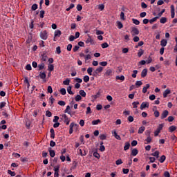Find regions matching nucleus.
I'll return each mask as SVG.
<instances>
[{"instance_id": "1", "label": "nucleus", "mask_w": 177, "mask_h": 177, "mask_svg": "<svg viewBox=\"0 0 177 177\" xmlns=\"http://www.w3.org/2000/svg\"><path fill=\"white\" fill-rule=\"evenodd\" d=\"M102 71H103V67L99 66L98 68H96V70H95L93 72V76L97 77V75H99V74H100V73H102Z\"/></svg>"}, {"instance_id": "2", "label": "nucleus", "mask_w": 177, "mask_h": 177, "mask_svg": "<svg viewBox=\"0 0 177 177\" xmlns=\"http://www.w3.org/2000/svg\"><path fill=\"white\" fill-rule=\"evenodd\" d=\"M164 127L162 124H159L158 127L157 128L156 131L154 132V136H158V134L161 132V130Z\"/></svg>"}, {"instance_id": "3", "label": "nucleus", "mask_w": 177, "mask_h": 177, "mask_svg": "<svg viewBox=\"0 0 177 177\" xmlns=\"http://www.w3.org/2000/svg\"><path fill=\"white\" fill-rule=\"evenodd\" d=\"M40 38L44 40L48 39V32H46V30H44L43 32H40Z\"/></svg>"}, {"instance_id": "4", "label": "nucleus", "mask_w": 177, "mask_h": 177, "mask_svg": "<svg viewBox=\"0 0 177 177\" xmlns=\"http://www.w3.org/2000/svg\"><path fill=\"white\" fill-rule=\"evenodd\" d=\"M86 44H90V45H95V41L93 40V39H92V37H91V36H88V37L86 40Z\"/></svg>"}, {"instance_id": "5", "label": "nucleus", "mask_w": 177, "mask_h": 177, "mask_svg": "<svg viewBox=\"0 0 177 177\" xmlns=\"http://www.w3.org/2000/svg\"><path fill=\"white\" fill-rule=\"evenodd\" d=\"M168 114H169V112L167 110L163 111V112L161 114V120H164V118H167L168 117Z\"/></svg>"}, {"instance_id": "6", "label": "nucleus", "mask_w": 177, "mask_h": 177, "mask_svg": "<svg viewBox=\"0 0 177 177\" xmlns=\"http://www.w3.org/2000/svg\"><path fill=\"white\" fill-rule=\"evenodd\" d=\"M170 9H171V19H174V17H175V6H174V5H171L170 6Z\"/></svg>"}, {"instance_id": "7", "label": "nucleus", "mask_w": 177, "mask_h": 177, "mask_svg": "<svg viewBox=\"0 0 177 177\" xmlns=\"http://www.w3.org/2000/svg\"><path fill=\"white\" fill-rule=\"evenodd\" d=\"M131 34H132L133 37L134 35H139V30H138V28H133L132 30H131Z\"/></svg>"}, {"instance_id": "8", "label": "nucleus", "mask_w": 177, "mask_h": 177, "mask_svg": "<svg viewBox=\"0 0 177 177\" xmlns=\"http://www.w3.org/2000/svg\"><path fill=\"white\" fill-rule=\"evenodd\" d=\"M112 134L114 136V138H115V139H117L118 140H121V137L118 134H117V131L113 130L112 131Z\"/></svg>"}, {"instance_id": "9", "label": "nucleus", "mask_w": 177, "mask_h": 177, "mask_svg": "<svg viewBox=\"0 0 177 177\" xmlns=\"http://www.w3.org/2000/svg\"><path fill=\"white\" fill-rule=\"evenodd\" d=\"M149 102H142L140 106V109L143 110V109H146V107L149 108Z\"/></svg>"}, {"instance_id": "10", "label": "nucleus", "mask_w": 177, "mask_h": 177, "mask_svg": "<svg viewBox=\"0 0 177 177\" xmlns=\"http://www.w3.org/2000/svg\"><path fill=\"white\" fill-rule=\"evenodd\" d=\"M169 93H171V90H169V88H167L163 93V97H167Z\"/></svg>"}, {"instance_id": "11", "label": "nucleus", "mask_w": 177, "mask_h": 177, "mask_svg": "<svg viewBox=\"0 0 177 177\" xmlns=\"http://www.w3.org/2000/svg\"><path fill=\"white\" fill-rule=\"evenodd\" d=\"M113 74V70L108 69L106 70V73H104L105 77H109Z\"/></svg>"}, {"instance_id": "12", "label": "nucleus", "mask_w": 177, "mask_h": 177, "mask_svg": "<svg viewBox=\"0 0 177 177\" xmlns=\"http://www.w3.org/2000/svg\"><path fill=\"white\" fill-rule=\"evenodd\" d=\"M138 153H139V151H138L137 149H133L131 151V156H133V157H136V156H138Z\"/></svg>"}, {"instance_id": "13", "label": "nucleus", "mask_w": 177, "mask_h": 177, "mask_svg": "<svg viewBox=\"0 0 177 177\" xmlns=\"http://www.w3.org/2000/svg\"><path fill=\"white\" fill-rule=\"evenodd\" d=\"M149 88H150V84H147L146 86H144L142 88V93H146V92H147V89H149Z\"/></svg>"}, {"instance_id": "14", "label": "nucleus", "mask_w": 177, "mask_h": 177, "mask_svg": "<svg viewBox=\"0 0 177 177\" xmlns=\"http://www.w3.org/2000/svg\"><path fill=\"white\" fill-rule=\"evenodd\" d=\"M146 75H147V69L145 68L142 70V71L141 73V77L142 78H145V77H146Z\"/></svg>"}, {"instance_id": "15", "label": "nucleus", "mask_w": 177, "mask_h": 177, "mask_svg": "<svg viewBox=\"0 0 177 177\" xmlns=\"http://www.w3.org/2000/svg\"><path fill=\"white\" fill-rule=\"evenodd\" d=\"M39 75L41 80H45L46 78V73H45V72H40Z\"/></svg>"}, {"instance_id": "16", "label": "nucleus", "mask_w": 177, "mask_h": 177, "mask_svg": "<svg viewBox=\"0 0 177 177\" xmlns=\"http://www.w3.org/2000/svg\"><path fill=\"white\" fill-rule=\"evenodd\" d=\"M74 122L71 123L70 124V129H69V133L70 135H71V133H73V132H74Z\"/></svg>"}, {"instance_id": "17", "label": "nucleus", "mask_w": 177, "mask_h": 177, "mask_svg": "<svg viewBox=\"0 0 177 177\" xmlns=\"http://www.w3.org/2000/svg\"><path fill=\"white\" fill-rule=\"evenodd\" d=\"M167 39H162L160 41V45L163 48L167 46Z\"/></svg>"}, {"instance_id": "18", "label": "nucleus", "mask_w": 177, "mask_h": 177, "mask_svg": "<svg viewBox=\"0 0 177 177\" xmlns=\"http://www.w3.org/2000/svg\"><path fill=\"white\" fill-rule=\"evenodd\" d=\"M87 73H88V75H93V73H93V68H92V67L88 68Z\"/></svg>"}, {"instance_id": "19", "label": "nucleus", "mask_w": 177, "mask_h": 177, "mask_svg": "<svg viewBox=\"0 0 177 177\" xmlns=\"http://www.w3.org/2000/svg\"><path fill=\"white\" fill-rule=\"evenodd\" d=\"M100 122H102V120H100V119H97L95 120H93L91 124L92 125H97V124H100Z\"/></svg>"}, {"instance_id": "20", "label": "nucleus", "mask_w": 177, "mask_h": 177, "mask_svg": "<svg viewBox=\"0 0 177 177\" xmlns=\"http://www.w3.org/2000/svg\"><path fill=\"white\" fill-rule=\"evenodd\" d=\"M62 35V31L57 30L55 31V38H56V37H60Z\"/></svg>"}, {"instance_id": "21", "label": "nucleus", "mask_w": 177, "mask_h": 177, "mask_svg": "<svg viewBox=\"0 0 177 177\" xmlns=\"http://www.w3.org/2000/svg\"><path fill=\"white\" fill-rule=\"evenodd\" d=\"M129 147H131V144L129 142H126L124 147V150H129Z\"/></svg>"}, {"instance_id": "22", "label": "nucleus", "mask_w": 177, "mask_h": 177, "mask_svg": "<svg viewBox=\"0 0 177 177\" xmlns=\"http://www.w3.org/2000/svg\"><path fill=\"white\" fill-rule=\"evenodd\" d=\"M38 68H39V70H44V68H45V64H44L43 62H41L38 65Z\"/></svg>"}, {"instance_id": "23", "label": "nucleus", "mask_w": 177, "mask_h": 177, "mask_svg": "<svg viewBox=\"0 0 177 177\" xmlns=\"http://www.w3.org/2000/svg\"><path fill=\"white\" fill-rule=\"evenodd\" d=\"M79 93L80 96H82V97H85V96H86V93H85V91L84 90H80Z\"/></svg>"}, {"instance_id": "24", "label": "nucleus", "mask_w": 177, "mask_h": 177, "mask_svg": "<svg viewBox=\"0 0 177 177\" xmlns=\"http://www.w3.org/2000/svg\"><path fill=\"white\" fill-rule=\"evenodd\" d=\"M153 157H156V158H158L160 156V152L158 151H156L154 153L151 154Z\"/></svg>"}, {"instance_id": "25", "label": "nucleus", "mask_w": 177, "mask_h": 177, "mask_svg": "<svg viewBox=\"0 0 177 177\" xmlns=\"http://www.w3.org/2000/svg\"><path fill=\"white\" fill-rule=\"evenodd\" d=\"M117 26H118V28H119L120 30H121V28L124 27V26L122 25V23H121V21H117Z\"/></svg>"}, {"instance_id": "26", "label": "nucleus", "mask_w": 177, "mask_h": 177, "mask_svg": "<svg viewBox=\"0 0 177 177\" xmlns=\"http://www.w3.org/2000/svg\"><path fill=\"white\" fill-rule=\"evenodd\" d=\"M158 19V17H155L153 19L149 20L150 24H153L154 21H157V19Z\"/></svg>"}, {"instance_id": "27", "label": "nucleus", "mask_w": 177, "mask_h": 177, "mask_svg": "<svg viewBox=\"0 0 177 177\" xmlns=\"http://www.w3.org/2000/svg\"><path fill=\"white\" fill-rule=\"evenodd\" d=\"M71 88L72 86H69L68 88H67V92L68 93H69V95H74V93L71 91Z\"/></svg>"}, {"instance_id": "28", "label": "nucleus", "mask_w": 177, "mask_h": 177, "mask_svg": "<svg viewBox=\"0 0 177 177\" xmlns=\"http://www.w3.org/2000/svg\"><path fill=\"white\" fill-rule=\"evenodd\" d=\"M143 53H145V50H142V49H140L138 50V57H141L142 55H143Z\"/></svg>"}, {"instance_id": "29", "label": "nucleus", "mask_w": 177, "mask_h": 177, "mask_svg": "<svg viewBox=\"0 0 177 177\" xmlns=\"http://www.w3.org/2000/svg\"><path fill=\"white\" fill-rule=\"evenodd\" d=\"M100 151H104V150H106V148H105L104 146L103 145V142H100Z\"/></svg>"}, {"instance_id": "30", "label": "nucleus", "mask_w": 177, "mask_h": 177, "mask_svg": "<svg viewBox=\"0 0 177 177\" xmlns=\"http://www.w3.org/2000/svg\"><path fill=\"white\" fill-rule=\"evenodd\" d=\"M132 21L133 24H136V26H139V24H140V21L138 19H132Z\"/></svg>"}, {"instance_id": "31", "label": "nucleus", "mask_w": 177, "mask_h": 177, "mask_svg": "<svg viewBox=\"0 0 177 177\" xmlns=\"http://www.w3.org/2000/svg\"><path fill=\"white\" fill-rule=\"evenodd\" d=\"M169 132H174V131H176V127H175V126H171V127L169 128Z\"/></svg>"}, {"instance_id": "32", "label": "nucleus", "mask_w": 177, "mask_h": 177, "mask_svg": "<svg viewBox=\"0 0 177 177\" xmlns=\"http://www.w3.org/2000/svg\"><path fill=\"white\" fill-rule=\"evenodd\" d=\"M166 21H167V17H162L160 19V23H161L162 24H165Z\"/></svg>"}, {"instance_id": "33", "label": "nucleus", "mask_w": 177, "mask_h": 177, "mask_svg": "<svg viewBox=\"0 0 177 177\" xmlns=\"http://www.w3.org/2000/svg\"><path fill=\"white\" fill-rule=\"evenodd\" d=\"M82 99V97H81L80 95H77L75 97V100L76 102H80V100H81Z\"/></svg>"}, {"instance_id": "34", "label": "nucleus", "mask_w": 177, "mask_h": 177, "mask_svg": "<svg viewBox=\"0 0 177 177\" xmlns=\"http://www.w3.org/2000/svg\"><path fill=\"white\" fill-rule=\"evenodd\" d=\"M75 5H74V3H71V4L70 5V6H69L68 8H66V11H67V12H70V10H71V9H73V8H75Z\"/></svg>"}, {"instance_id": "35", "label": "nucleus", "mask_w": 177, "mask_h": 177, "mask_svg": "<svg viewBox=\"0 0 177 177\" xmlns=\"http://www.w3.org/2000/svg\"><path fill=\"white\" fill-rule=\"evenodd\" d=\"M116 80H120V81H124L125 80V77L124 75L116 76Z\"/></svg>"}, {"instance_id": "36", "label": "nucleus", "mask_w": 177, "mask_h": 177, "mask_svg": "<svg viewBox=\"0 0 177 177\" xmlns=\"http://www.w3.org/2000/svg\"><path fill=\"white\" fill-rule=\"evenodd\" d=\"M8 174L11 176H16V173L15 171H12V170H8Z\"/></svg>"}, {"instance_id": "37", "label": "nucleus", "mask_w": 177, "mask_h": 177, "mask_svg": "<svg viewBox=\"0 0 177 177\" xmlns=\"http://www.w3.org/2000/svg\"><path fill=\"white\" fill-rule=\"evenodd\" d=\"M64 113H68V114L71 115V112L70 111V106L69 105H68L66 106V109H65Z\"/></svg>"}, {"instance_id": "38", "label": "nucleus", "mask_w": 177, "mask_h": 177, "mask_svg": "<svg viewBox=\"0 0 177 177\" xmlns=\"http://www.w3.org/2000/svg\"><path fill=\"white\" fill-rule=\"evenodd\" d=\"M55 53H57V55H60V53H62V50L60 49V46H57L56 48Z\"/></svg>"}, {"instance_id": "39", "label": "nucleus", "mask_w": 177, "mask_h": 177, "mask_svg": "<svg viewBox=\"0 0 177 177\" xmlns=\"http://www.w3.org/2000/svg\"><path fill=\"white\" fill-rule=\"evenodd\" d=\"M145 127H140L138 129V133H142L143 132H145Z\"/></svg>"}, {"instance_id": "40", "label": "nucleus", "mask_w": 177, "mask_h": 177, "mask_svg": "<svg viewBox=\"0 0 177 177\" xmlns=\"http://www.w3.org/2000/svg\"><path fill=\"white\" fill-rule=\"evenodd\" d=\"M60 93L61 95H66V93H67V92L66 91V88H61Z\"/></svg>"}, {"instance_id": "41", "label": "nucleus", "mask_w": 177, "mask_h": 177, "mask_svg": "<svg viewBox=\"0 0 177 177\" xmlns=\"http://www.w3.org/2000/svg\"><path fill=\"white\" fill-rule=\"evenodd\" d=\"M165 158H166L165 156L162 155L159 159L160 162L161 163L164 162V161H165Z\"/></svg>"}, {"instance_id": "42", "label": "nucleus", "mask_w": 177, "mask_h": 177, "mask_svg": "<svg viewBox=\"0 0 177 177\" xmlns=\"http://www.w3.org/2000/svg\"><path fill=\"white\" fill-rule=\"evenodd\" d=\"M49 153H50V157H55V156H56V153L55 152L54 150H50Z\"/></svg>"}, {"instance_id": "43", "label": "nucleus", "mask_w": 177, "mask_h": 177, "mask_svg": "<svg viewBox=\"0 0 177 177\" xmlns=\"http://www.w3.org/2000/svg\"><path fill=\"white\" fill-rule=\"evenodd\" d=\"M146 145H149V143L151 142V137H147V139H145Z\"/></svg>"}, {"instance_id": "44", "label": "nucleus", "mask_w": 177, "mask_h": 177, "mask_svg": "<svg viewBox=\"0 0 177 177\" xmlns=\"http://www.w3.org/2000/svg\"><path fill=\"white\" fill-rule=\"evenodd\" d=\"M102 49H106V48H109V44L107 43H103L102 45H101Z\"/></svg>"}, {"instance_id": "45", "label": "nucleus", "mask_w": 177, "mask_h": 177, "mask_svg": "<svg viewBox=\"0 0 177 177\" xmlns=\"http://www.w3.org/2000/svg\"><path fill=\"white\" fill-rule=\"evenodd\" d=\"M133 74L131 75V77L133 78H136V74H138V70L133 71Z\"/></svg>"}, {"instance_id": "46", "label": "nucleus", "mask_w": 177, "mask_h": 177, "mask_svg": "<svg viewBox=\"0 0 177 177\" xmlns=\"http://www.w3.org/2000/svg\"><path fill=\"white\" fill-rule=\"evenodd\" d=\"M64 85H70V79H66L63 82Z\"/></svg>"}, {"instance_id": "47", "label": "nucleus", "mask_w": 177, "mask_h": 177, "mask_svg": "<svg viewBox=\"0 0 177 177\" xmlns=\"http://www.w3.org/2000/svg\"><path fill=\"white\" fill-rule=\"evenodd\" d=\"M132 104L133 106V109H138V105L139 104V102H133Z\"/></svg>"}, {"instance_id": "48", "label": "nucleus", "mask_w": 177, "mask_h": 177, "mask_svg": "<svg viewBox=\"0 0 177 177\" xmlns=\"http://www.w3.org/2000/svg\"><path fill=\"white\" fill-rule=\"evenodd\" d=\"M38 9V5L37 3H35L32 6V10H37Z\"/></svg>"}, {"instance_id": "49", "label": "nucleus", "mask_w": 177, "mask_h": 177, "mask_svg": "<svg viewBox=\"0 0 177 177\" xmlns=\"http://www.w3.org/2000/svg\"><path fill=\"white\" fill-rule=\"evenodd\" d=\"M83 81H84L85 82H89V76L85 75L83 78Z\"/></svg>"}, {"instance_id": "50", "label": "nucleus", "mask_w": 177, "mask_h": 177, "mask_svg": "<svg viewBox=\"0 0 177 177\" xmlns=\"http://www.w3.org/2000/svg\"><path fill=\"white\" fill-rule=\"evenodd\" d=\"M41 60V62H46V60H48V57L46 55H42Z\"/></svg>"}, {"instance_id": "51", "label": "nucleus", "mask_w": 177, "mask_h": 177, "mask_svg": "<svg viewBox=\"0 0 177 177\" xmlns=\"http://www.w3.org/2000/svg\"><path fill=\"white\" fill-rule=\"evenodd\" d=\"M106 135H104V134H101V135H100V139L101 140H106Z\"/></svg>"}, {"instance_id": "52", "label": "nucleus", "mask_w": 177, "mask_h": 177, "mask_svg": "<svg viewBox=\"0 0 177 177\" xmlns=\"http://www.w3.org/2000/svg\"><path fill=\"white\" fill-rule=\"evenodd\" d=\"M122 160H121V159H118V160H116V162H115V164H116V165H121V164H122Z\"/></svg>"}, {"instance_id": "53", "label": "nucleus", "mask_w": 177, "mask_h": 177, "mask_svg": "<svg viewBox=\"0 0 177 177\" xmlns=\"http://www.w3.org/2000/svg\"><path fill=\"white\" fill-rule=\"evenodd\" d=\"M98 9H100V10H104V4L98 5Z\"/></svg>"}, {"instance_id": "54", "label": "nucleus", "mask_w": 177, "mask_h": 177, "mask_svg": "<svg viewBox=\"0 0 177 177\" xmlns=\"http://www.w3.org/2000/svg\"><path fill=\"white\" fill-rule=\"evenodd\" d=\"M151 133V131L150 130H147L145 131V135L147 136V138H150V134Z\"/></svg>"}, {"instance_id": "55", "label": "nucleus", "mask_w": 177, "mask_h": 177, "mask_svg": "<svg viewBox=\"0 0 177 177\" xmlns=\"http://www.w3.org/2000/svg\"><path fill=\"white\" fill-rule=\"evenodd\" d=\"M75 81H76V82H77V84H81V82H82V79L76 77V78H75Z\"/></svg>"}, {"instance_id": "56", "label": "nucleus", "mask_w": 177, "mask_h": 177, "mask_svg": "<svg viewBox=\"0 0 177 177\" xmlns=\"http://www.w3.org/2000/svg\"><path fill=\"white\" fill-rule=\"evenodd\" d=\"M79 154L82 156H84L86 154V151H84V153H82V149H79Z\"/></svg>"}, {"instance_id": "57", "label": "nucleus", "mask_w": 177, "mask_h": 177, "mask_svg": "<svg viewBox=\"0 0 177 177\" xmlns=\"http://www.w3.org/2000/svg\"><path fill=\"white\" fill-rule=\"evenodd\" d=\"M93 156L95 157V158H100V154H99L97 152H94Z\"/></svg>"}, {"instance_id": "58", "label": "nucleus", "mask_w": 177, "mask_h": 177, "mask_svg": "<svg viewBox=\"0 0 177 177\" xmlns=\"http://www.w3.org/2000/svg\"><path fill=\"white\" fill-rule=\"evenodd\" d=\"M77 10H78L79 12H81V10H82V6L81 4H78L77 6Z\"/></svg>"}, {"instance_id": "59", "label": "nucleus", "mask_w": 177, "mask_h": 177, "mask_svg": "<svg viewBox=\"0 0 177 177\" xmlns=\"http://www.w3.org/2000/svg\"><path fill=\"white\" fill-rule=\"evenodd\" d=\"M48 93H53V89L52 88L51 86H48Z\"/></svg>"}, {"instance_id": "60", "label": "nucleus", "mask_w": 177, "mask_h": 177, "mask_svg": "<svg viewBox=\"0 0 177 177\" xmlns=\"http://www.w3.org/2000/svg\"><path fill=\"white\" fill-rule=\"evenodd\" d=\"M6 106V102H3L0 103V109H3Z\"/></svg>"}, {"instance_id": "61", "label": "nucleus", "mask_w": 177, "mask_h": 177, "mask_svg": "<svg viewBox=\"0 0 177 177\" xmlns=\"http://www.w3.org/2000/svg\"><path fill=\"white\" fill-rule=\"evenodd\" d=\"M46 117H52V112L47 111L46 112Z\"/></svg>"}, {"instance_id": "62", "label": "nucleus", "mask_w": 177, "mask_h": 177, "mask_svg": "<svg viewBox=\"0 0 177 177\" xmlns=\"http://www.w3.org/2000/svg\"><path fill=\"white\" fill-rule=\"evenodd\" d=\"M100 64L102 66V67H106V66H107V62H102Z\"/></svg>"}, {"instance_id": "63", "label": "nucleus", "mask_w": 177, "mask_h": 177, "mask_svg": "<svg viewBox=\"0 0 177 177\" xmlns=\"http://www.w3.org/2000/svg\"><path fill=\"white\" fill-rule=\"evenodd\" d=\"M127 120L129 122H133V118L132 116H129Z\"/></svg>"}, {"instance_id": "64", "label": "nucleus", "mask_w": 177, "mask_h": 177, "mask_svg": "<svg viewBox=\"0 0 177 177\" xmlns=\"http://www.w3.org/2000/svg\"><path fill=\"white\" fill-rule=\"evenodd\" d=\"M164 176H165V177H171V175L169 174V172H168V171H165V173H164Z\"/></svg>"}]
</instances>
